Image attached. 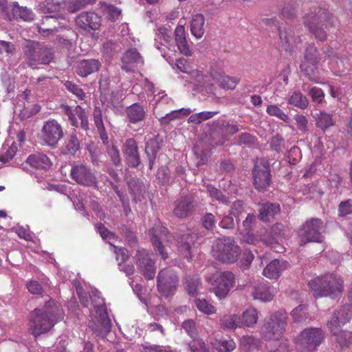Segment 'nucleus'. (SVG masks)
Listing matches in <instances>:
<instances>
[{"label":"nucleus","mask_w":352,"mask_h":352,"mask_svg":"<svg viewBox=\"0 0 352 352\" xmlns=\"http://www.w3.org/2000/svg\"><path fill=\"white\" fill-rule=\"evenodd\" d=\"M290 314L295 323H302L310 319L309 314L307 311V307L305 305H300L294 308Z\"/></svg>","instance_id":"79ce46f5"},{"label":"nucleus","mask_w":352,"mask_h":352,"mask_svg":"<svg viewBox=\"0 0 352 352\" xmlns=\"http://www.w3.org/2000/svg\"><path fill=\"white\" fill-rule=\"evenodd\" d=\"M160 148V142L157 138H150L146 142L145 153L148 160V168L150 170L153 168L157 154Z\"/></svg>","instance_id":"cd10ccee"},{"label":"nucleus","mask_w":352,"mask_h":352,"mask_svg":"<svg viewBox=\"0 0 352 352\" xmlns=\"http://www.w3.org/2000/svg\"><path fill=\"white\" fill-rule=\"evenodd\" d=\"M216 223L215 217L212 213H206L201 218V225L208 230H212L215 227Z\"/></svg>","instance_id":"338daca9"},{"label":"nucleus","mask_w":352,"mask_h":352,"mask_svg":"<svg viewBox=\"0 0 352 352\" xmlns=\"http://www.w3.org/2000/svg\"><path fill=\"white\" fill-rule=\"evenodd\" d=\"M11 11L13 19H21L26 21L34 19V14L33 12L27 7L20 6L17 2L12 3ZM9 18L10 20L12 19V17L10 16Z\"/></svg>","instance_id":"72a5a7b5"},{"label":"nucleus","mask_w":352,"mask_h":352,"mask_svg":"<svg viewBox=\"0 0 352 352\" xmlns=\"http://www.w3.org/2000/svg\"><path fill=\"white\" fill-rule=\"evenodd\" d=\"M352 318V305L346 304L341 306L336 310L327 326L330 332L337 337V340L340 345H345L349 342L352 343V332L349 333L342 330V327L349 322Z\"/></svg>","instance_id":"20e7f679"},{"label":"nucleus","mask_w":352,"mask_h":352,"mask_svg":"<svg viewBox=\"0 0 352 352\" xmlns=\"http://www.w3.org/2000/svg\"><path fill=\"white\" fill-rule=\"evenodd\" d=\"M197 238V235L190 230H187L177 236L178 249L186 257L188 261L192 259L191 249Z\"/></svg>","instance_id":"4be33fe9"},{"label":"nucleus","mask_w":352,"mask_h":352,"mask_svg":"<svg viewBox=\"0 0 352 352\" xmlns=\"http://www.w3.org/2000/svg\"><path fill=\"white\" fill-rule=\"evenodd\" d=\"M241 317L236 314H226L219 320V325L223 330H234L241 327Z\"/></svg>","instance_id":"c9c22d12"},{"label":"nucleus","mask_w":352,"mask_h":352,"mask_svg":"<svg viewBox=\"0 0 352 352\" xmlns=\"http://www.w3.org/2000/svg\"><path fill=\"white\" fill-rule=\"evenodd\" d=\"M182 327L190 338L192 339L196 338L197 335V330L195 322L193 320L188 319L184 320L182 324Z\"/></svg>","instance_id":"052dcab7"},{"label":"nucleus","mask_w":352,"mask_h":352,"mask_svg":"<svg viewBox=\"0 0 352 352\" xmlns=\"http://www.w3.org/2000/svg\"><path fill=\"white\" fill-rule=\"evenodd\" d=\"M324 340V332L320 328L309 327L303 329L296 337V346L306 352H314Z\"/></svg>","instance_id":"1a4fd4ad"},{"label":"nucleus","mask_w":352,"mask_h":352,"mask_svg":"<svg viewBox=\"0 0 352 352\" xmlns=\"http://www.w3.org/2000/svg\"><path fill=\"white\" fill-rule=\"evenodd\" d=\"M123 153L127 165L138 168L141 164L138 144L133 138H128L123 144Z\"/></svg>","instance_id":"412c9836"},{"label":"nucleus","mask_w":352,"mask_h":352,"mask_svg":"<svg viewBox=\"0 0 352 352\" xmlns=\"http://www.w3.org/2000/svg\"><path fill=\"white\" fill-rule=\"evenodd\" d=\"M280 212V206L277 204L267 203L261 205L258 210V219L264 222L269 221Z\"/></svg>","instance_id":"2f4dec72"},{"label":"nucleus","mask_w":352,"mask_h":352,"mask_svg":"<svg viewBox=\"0 0 352 352\" xmlns=\"http://www.w3.org/2000/svg\"><path fill=\"white\" fill-rule=\"evenodd\" d=\"M126 118L130 123L137 124L146 117V111L140 103H134L126 109Z\"/></svg>","instance_id":"c756f323"},{"label":"nucleus","mask_w":352,"mask_h":352,"mask_svg":"<svg viewBox=\"0 0 352 352\" xmlns=\"http://www.w3.org/2000/svg\"><path fill=\"white\" fill-rule=\"evenodd\" d=\"M70 175L78 184L85 186H96L98 181L91 170L87 166L79 164L72 166Z\"/></svg>","instance_id":"a211bd4d"},{"label":"nucleus","mask_w":352,"mask_h":352,"mask_svg":"<svg viewBox=\"0 0 352 352\" xmlns=\"http://www.w3.org/2000/svg\"><path fill=\"white\" fill-rule=\"evenodd\" d=\"M64 86L67 91L75 95L78 99L84 100L85 98V93L84 91L79 87L78 85L73 82L72 81L67 80L64 83Z\"/></svg>","instance_id":"6e6d98bb"},{"label":"nucleus","mask_w":352,"mask_h":352,"mask_svg":"<svg viewBox=\"0 0 352 352\" xmlns=\"http://www.w3.org/2000/svg\"><path fill=\"white\" fill-rule=\"evenodd\" d=\"M212 78L223 89H233L239 82V78L236 77H230L220 73H212Z\"/></svg>","instance_id":"473e14b6"},{"label":"nucleus","mask_w":352,"mask_h":352,"mask_svg":"<svg viewBox=\"0 0 352 352\" xmlns=\"http://www.w3.org/2000/svg\"><path fill=\"white\" fill-rule=\"evenodd\" d=\"M195 303L197 309L205 314L210 315L216 311L215 307L205 299L197 298L195 300Z\"/></svg>","instance_id":"864d4df0"},{"label":"nucleus","mask_w":352,"mask_h":352,"mask_svg":"<svg viewBox=\"0 0 352 352\" xmlns=\"http://www.w3.org/2000/svg\"><path fill=\"white\" fill-rule=\"evenodd\" d=\"M214 346L219 352H231L236 348V344L232 339H221L217 340Z\"/></svg>","instance_id":"09e8293b"},{"label":"nucleus","mask_w":352,"mask_h":352,"mask_svg":"<svg viewBox=\"0 0 352 352\" xmlns=\"http://www.w3.org/2000/svg\"><path fill=\"white\" fill-rule=\"evenodd\" d=\"M107 153L113 165L116 166H121L120 151L116 146L113 144L109 146L107 149Z\"/></svg>","instance_id":"4d7b16f0"},{"label":"nucleus","mask_w":352,"mask_h":352,"mask_svg":"<svg viewBox=\"0 0 352 352\" xmlns=\"http://www.w3.org/2000/svg\"><path fill=\"white\" fill-rule=\"evenodd\" d=\"M201 285V279L198 277H186L185 289L191 296H196L198 294L199 288Z\"/></svg>","instance_id":"de8ad7c7"},{"label":"nucleus","mask_w":352,"mask_h":352,"mask_svg":"<svg viewBox=\"0 0 352 352\" xmlns=\"http://www.w3.org/2000/svg\"><path fill=\"white\" fill-rule=\"evenodd\" d=\"M245 212L244 203L241 200L235 201L230 209V213L236 219V221L239 220V215Z\"/></svg>","instance_id":"774afa93"},{"label":"nucleus","mask_w":352,"mask_h":352,"mask_svg":"<svg viewBox=\"0 0 352 352\" xmlns=\"http://www.w3.org/2000/svg\"><path fill=\"white\" fill-rule=\"evenodd\" d=\"M296 5L292 1L285 3L280 11L283 17L286 19L293 18L296 14Z\"/></svg>","instance_id":"bf43d9fd"},{"label":"nucleus","mask_w":352,"mask_h":352,"mask_svg":"<svg viewBox=\"0 0 352 352\" xmlns=\"http://www.w3.org/2000/svg\"><path fill=\"white\" fill-rule=\"evenodd\" d=\"M322 59V54L317 47L313 45H309L305 51L303 62L319 64Z\"/></svg>","instance_id":"c03bdc74"},{"label":"nucleus","mask_w":352,"mask_h":352,"mask_svg":"<svg viewBox=\"0 0 352 352\" xmlns=\"http://www.w3.org/2000/svg\"><path fill=\"white\" fill-rule=\"evenodd\" d=\"M170 170L166 166H162L158 168L157 172V179L162 184H166L170 182Z\"/></svg>","instance_id":"0e129e2a"},{"label":"nucleus","mask_w":352,"mask_h":352,"mask_svg":"<svg viewBox=\"0 0 352 352\" xmlns=\"http://www.w3.org/2000/svg\"><path fill=\"white\" fill-rule=\"evenodd\" d=\"M195 206V204L190 197H182L175 202L174 214L181 219L186 218L192 213Z\"/></svg>","instance_id":"393cba45"},{"label":"nucleus","mask_w":352,"mask_h":352,"mask_svg":"<svg viewBox=\"0 0 352 352\" xmlns=\"http://www.w3.org/2000/svg\"><path fill=\"white\" fill-rule=\"evenodd\" d=\"M148 234L155 252H158L163 260L168 258V253L163 245L164 242H168L171 236L168 229L161 225H156L155 228L149 230Z\"/></svg>","instance_id":"dca6fc26"},{"label":"nucleus","mask_w":352,"mask_h":352,"mask_svg":"<svg viewBox=\"0 0 352 352\" xmlns=\"http://www.w3.org/2000/svg\"><path fill=\"white\" fill-rule=\"evenodd\" d=\"M265 21L267 25L274 26L278 31L280 39L285 50H290L296 43V40H298V43L301 42L300 38L295 37L294 30L289 25L287 24L280 25L278 21L273 19H266Z\"/></svg>","instance_id":"6ab92c4d"},{"label":"nucleus","mask_w":352,"mask_h":352,"mask_svg":"<svg viewBox=\"0 0 352 352\" xmlns=\"http://www.w3.org/2000/svg\"><path fill=\"white\" fill-rule=\"evenodd\" d=\"M64 4V0H46L39 5V8L43 13L50 14L59 12Z\"/></svg>","instance_id":"ea45409f"},{"label":"nucleus","mask_w":352,"mask_h":352,"mask_svg":"<svg viewBox=\"0 0 352 352\" xmlns=\"http://www.w3.org/2000/svg\"><path fill=\"white\" fill-rule=\"evenodd\" d=\"M276 293V289L274 287L265 284H259L254 287L252 294L254 299L267 302L272 300Z\"/></svg>","instance_id":"bb28decb"},{"label":"nucleus","mask_w":352,"mask_h":352,"mask_svg":"<svg viewBox=\"0 0 352 352\" xmlns=\"http://www.w3.org/2000/svg\"><path fill=\"white\" fill-rule=\"evenodd\" d=\"M122 69L129 72L131 70V67L129 65L131 64H142L143 59L140 56V53L135 49H131L128 50L122 58Z\"/></svg>","instance_id":"f704fd0d"},{"label":"nucleus","mask_w":352,"mask_h":352,"mask_svg":"<svg viewBox=\"0 0 352 352\" xmlns=\"http://www.w3.org/2000/svg\"><path fill=\"white\" fill-rule=\"evenodd\" d=\"M287 318V312L283 309L265 318L260 330L262 338L267 340H278L285 331Z\"/></svg>","instance_id":"423d86ee"},{"label":"nucleus","mask_w":352,"mask_h":352,"mask_svg":"<svg viewBox=\"0 0 352 352\" xmlns=\"http://www.w3.org/2000/svg\"><path fill=\"white\" fill-rule=\"evenodd\" d=\"M63 315L61 305L50 299L43 307L36 308L30 313L29 332L34 337L45 333L63 318Z\"/></svg>","instance_id":"f257e3e1"},{"label":"nucleus","mask_w":352,"mask_h":352,"mask_svg":"<svg viewBox=\"0 0 352 352\" xmlns=\"http://www.w3.org/2000/svg\"><path fill=\"white\" fill-rule=\"evenodd\" d=\"M308 285L315 298H336L343 291L344 280L333 273H328L311 280Z\"/></svg>","instance_id":"7ed1b4c3"},{"label":"nucleus","mask_w":352,"mask_h":352,"mask_svg":"<svg viewBox=\"0 0 352 352\" xmlns=\"http://www.w3.org/2000/svg\"><path fill=\"white\" fill-rule=\"evenodd\" d=\"M175 67L180 72L190 75V82L196 86H205V80L204 74L198 70L192 69L190 65L188 64L187 60L185 58H179L176 60Z\"/></svg>","instance_id":"5701e85b"},{"label":"nucleus","mask_w":352,"mask_h":352,"mask_svg":"<svg viewBox=\"0 0 352 352\" xmlns=\"http://www.w3.org/2000/svg\"><path fill=\"white\" fill-rule=\"evenodd\" d=\"M75 112L76 116L80 120V127L85 131L89 129V122L88 119V114L85 109H83L80 105H77L75 107Z\"/></svg>","instance_id":"603ef678"},{"label":"nucleus","mask_w":352,"mask_h":352,"mask_svg":"<svg viewBox=\"0 0 352 352\" xmlns=\"http://www.w3.org/2000/svg\"><path fill=\"white\" fill-rule=\"evenodd\" d=\"M270 146L272 150L280 153L285 148V140L279 134L272 137L270 141Z\"/></svg>","instance_id":"e2e57ef3"},{"label":"nucleus","mask_w":352,"mask_h":352,"mask_svg":"<svg viewBox=\"0 0 352 352\" xmlns=\"http://www.w3.org/2000/svg\"><path fill=\"white\" fill-rule=\"evenodd\" d=\"M206 188L207 191L210 195V197H212V199L223 204H228V203H230L229 198L226 197L225 195H223L220 190L216 188L212 185H208Z\"/></svg>","instance_id":"8fccbe9b"},{"label":"nucleus","mask_w":352,"mask_h":352,"mask_svg":"<svg viewBox=\"0 0 352 352\" xmlns=\"http://www.w3.org/2000/svg\"><path fill=\"white\" fill-rule=\"evenodd\" d=\"M212 252L215 259L219 261L233 263L238 260L241 250L233 238L223 237L215 241Z\"/></svg>","instance_id":"0eeeda50"},{"label":"nucleus","mask_w":352,"mask_h":352,"mask_svg":"<svg viewBox=\"0 0 352 352\" xmlns=\"http://www.w3.org/2000/svg\"><path fill=\"white\" fill-rule=\"evenodd\" d=\"M152 254L147 250L138 249L135 255V263L140 273L148 280L154 278L156 272L155 261L151 258Z\"/></svg>","instance_id":"2eb2a0df"},{"label":"nucleus","mask_w":352,"mask_h":352,"mask_svg":"<svg viewBox=\"0 0 352 352\" xmlns=\"http://www.w3.org/2000/svg\"><path fill=\"white\" fill-rule=\"evenodd\" d=\"M80 148V142L76 134L72 133L65 140L61 152L65 155H74Z\"/></svg>","instance_id":"e433bc0d"},{"label":"nucleus","mask_w":352,"mask_h":352,"mask_svg":"<svg viewBox=\"0 0 352 352\" xmlns=\"http://www.w3.org/2000/svg\"><path fill=\"white\" fill-rule=\"evenodd\" d=\"M204 23L205 18L201 14H197L191 20L190 32L197 38H201L204 34Z\"/></svg>","instance_id":"4c0bfd02"},{"label":"nucleus","mask_w":352,"mask_h":352,"mask_svg":"<svg viewBox=\"0 0 352 352\" xmlns=\"http://www.w3.org/2000/svg\"><path fill=\"white\" fill-rule=\"evenodd\" d=\"M184 111L185 115H188L190 113V110L189 109H180V110H175L168 113H166L165 116L162 117L160 119L161 124H168L171 120H175L179 117L182 111Z\"/></svg>","instance_id":"13d9d810"},{"label":"nucleus","mask_w":352,"mask_h":352,"mask_svg":"<svg viewBox=\"0 0 352 352\" xmlns=\"http://www.w3.org/2000/svg\"><path fill=\"white\" fill-rule=\"evenodd\" d=\"M190 352H209L202 339L195 338L188 344Z\"/></svg>","instance_id":"3c124183"},{"label":"nucleus","mask_w":352,"mask_h":352,"mask_svg":"<svg viewBox=\"0 0 352 352\" xmlns=\"http://www.w3.org/2000/svg\"><path fill=\"white\" fill-rule=\"evenodd\" d=\"M266 112L270 116L276 117L287 124L291 122V118L289 116L285 113L284 111L276 104H269L267 107Z\"/></svg>","instance_id":"49530a36"},{"label":"nucleus","mask_w":352,"mask_h":352,"mask_svg":"<svg viewBox=\"0 0 352 352\" xmlns=\"http://www.w3.org/2000/svg\"><path fill=\"white\" fill-rule=\"evenodd\" d=\"M76 25L82 30L89 32L98 30L101 25L100 17L94 12H84L76 18Z\"/></svg>","instance_id":"aec40b11"},{"label":"nucleus","mask_w":352,"mask_h":352,"mask_svg":"<svg viewBox=\"0 0 352 352\" xmlns=\"http://www.w3.org/2000/svg\"><path fill=\"white\" fill-rule=\"evenodd\" d=\"M60 109L62 113L68 117L69 124L72 126L78 127V121L76 117V113L75 109H72V107L67 104H62Z\"/></svg>","instance_id":"5fc2aeb1"},{"label":"nucleus","mask_w":352,"mask_h":352,"mask_svg":"<svg viewBox=\"0 0 352 352\" xmlns=\"http://www.w3.org/2000/svg\"><path fill=\"white\" fill-rule=\"evenodd\" d=\"M179 278L170 269L162 270L157 277V287L160 294L167 298L174 295L178 286Z\"/></svg>","instance_id":"ddd939ff"},{"label":"nucleus","mask_w":352,"mask_h":352,"mask_svg":"<svg viewBox=\"0 0 352 352\" xmlns=\"http://www.w3.org/2000/svg\"><path fill=\"white\" fill-rule=\"evenodd\" d=\"M25 162L36 169L46 170L52 164L50 159L45 154L41 153L30 155Z\"/></svg>","instance_id":"c85d7f7f"},{"label":"nucleus","mask_w":352,"mask_h":352,"mask_svg":"<svg viewBox=\"0 0 352 352\" xmlns=\"http://www.w3.org/2000/svg\"><path fill=\"white\" fill-rule=\"evenodd\" d=\"M318 63L302 62L300 65L301 72L310 80L315 82H319L318 77Z\"/></svg>","instance_id":"58836bf2"},{"label":"nucleus","mask_w":352,"mask_h":352,"mask_svg":"<svg viewBox=\"0 0 352 352\" xmlns=\"http://www.w3.org/2000/svg\"><path fill=\"white\" fill-rule=\"evenodd\" d=\"M335 123L333 115L324 111L320 112L316 119V126L323 131L333 126Z\"/></svg>","instance_id":"37998d69"},{"label":"nucleus","mask_w":352,"mask_h":352,"mask_svg":"<svg viewBox=\"0 0 352 352\" xmlns=\"http://www.w3.org/2000/svg\"><path fill=\"white\" fill-rule=\"evenodd\" d=\"M90 298L100 324V327L96 324L92 325V331L98 336L104 337L111 331V322L104 307V300L97 294V292H92Z\"/></svg>","instance_id":"9d476101"},{"label":"nucleus","mask_w":352,"mask_h":352,"mask_svg":"<svg viewBox=\"0 0 352 352\" xmlns=\"http://www.w3.org/2000/svg\"><path fill=\"white\" fill-rule=\"evenodd\" d=\"M288 103L301 109H306L309 104V101L300 91H294L288 99Z\"/></svg>","instance_id":"a18cd8bd"},{"label":"nucleus","mask_w":352,"mask_h":352,"mask_svg":"<svg viewBox=\"0 0 352 352\" xmlns=\"http://www.w3.org/2000/svg\"><path fill=\"white\" fill-rule=\"evenodd\" d=\"M101 66L100 62L96 59H83L78 61L76 66V72L81 77H86L96 72Z\"/></svg>","instance_id":"a878e982"},{"label":"nucleus","mask_w":352,"mask_h":352,"mask_svg":"<svg viewBox=\"0 0 352 352\" xmlns=\"http://www.w3.org/2000/svg\"><path fill=\"white\" fill-rule=\"evenodd\" d=\"M63 136V127L57 120L51 119L44 122L41 129V139L45 144L54 148Z\"/></svg>","instance_id":"4468645a"},{"label":"nucleus","mask_w":352,"mask_h":352,"mask_svg":"<svg viewBox=\"0 0 352 352\" xmlns=\"http://www.w3.org/2000/svg\"><path fill=\"white\" fill-rule=\"evenodd\" d=\"M23 53L26 63L31 67L37 65H49L54 59L52 48L35 41H26Z\"/></svg>","instance_id":"39448f33"},{"label":"nucleus","mask_w":352,"mask_h":352,"mask_svg":"<svg viewBox=\"0 0 352 352\" xmlns=\"http://www.w3.org/2000/svg\"><path fill=\"white\" fill-rule=\"evenodd\" d=\"M253 184L260 192L267 191L272 183L271 169L269 162L264 160H258L252 170Z\"/></svg>","instance_id":"f8f14e48"},{"label":"nucleus","mask_w":352,"mask_h":352,"mask_svg":"<svg viewBox=\"0 0 352 352\" xmlns=\"http://www.w3.org/2000/svg\"><path fill=\"white\" fill-rule=\"evenodd\" d=\"M129 192L133 197L135 202L141 201L144 199L146 187L144 183L138 179H131L128 182Z\"/></svg>","instance_id":"7c9ffc66"},{"label":"nucleus","mask_w":352,"mask_h":352,"mask_svg":"<svg viewBox=\"0 0 352 352\" xmlns=\"http://www.w3.org/2000/svg\"><path fill=\"white\" fill-rule=\"evenodd\" d=\"M219 129L221 133V136L217 140L215 139V137L213 136L210 148L204 141H198L195 144L193 147V152L197 158V166L204 165L207 162L210 150L216 146L223 145L228 140L229 136L236 133L240 130L244 129L245 127L241 125L230 123L226 120H222L219 123Z\"/></svg>","instance_id":"f03ea898"},{"label":"nucleus","mask_w":352,"mask_h":352,"mask_svg":"<svg viewBox=\"0 0 352 352\" xmlns=\"http://www.w3.org/2000/svg\"><path fill=\"white\" fill-rule=\"evenodd\" d=\"M289 265L286 261L274 259L263 269V274L269 279H277L282 272L289 267Z\"/></svg>","instance_id":"b1692460"},{"label":"nucleus","mask_w":352,"mask_h":352,"mask_svg":"<svg viewBox=\"0 0 352 352\" xmlns=\"http://www.w3.org/2000/svg\"><path fill=\"white\" fill-rule=\"evenodd\" d=\"M120 229L122 234L127 240L129 245L133 248H138V240L134 233L124 225L122 226Z\"/></svg>","instance_id":"680f3d73"},{"label":"nucleus","mask_w":352,"mask_h":352,"mask_svg":"<svg viewBox=\"0 0 352 352\" xmlns=\"http://www.w3.org/2000/svg\"><path fill=\"white\" fill-rule=\"evenodd\" d=\"M214 292L220 299L225 298L234 285V275L229 271L217 273L213 276Z\"/></svg>","instance_id":"f3484780"},{"label":"nucleus","mask_w":352,"mask_h":352,"mask_svg":"<svg viewBox=\"0 0 352 352\" xmlns=\"http://www.w3.org/2000/svg\"><path fill=\"white\" fill-rule=\"evenodd\" d=\"M241 327H252L258 321V313L254 307H250L244 311L241 318Z\"/></svg>","instance_id":"a19ab883"},{"label":"nucleus","mask_w":352,"mask_h":352,"mask_svg":"<svg viewBox=\"0 0 352 352\" xmlns=\"http://www.w3.org/2000/svg\"><path fill=\"white\" fill-rule=\"evenodd\" d=\"M308 94L314 102L321 104L324 101V93L320 88L314 87L310 89Z\"/></svg>","instance_id":"69168bd1"},{"label":"nucleus","mask_w":352,"mask_h":352,"mask_svg":"<svg viewBox=\"0 0 352 352\" xmlns=\"http://www.w3.org/2000/svg\"><path fill=\"white\" fill-rule=\"evenodd\" d=\"M334 20L331 14L326 11L319 10L318 13L311 12L304 17L305 25L309 32L314 35L316 39L323 41L327 38V34L322 28L325 25L326 28L333 25Z\"/></svg>","instance_id":"6e6552de"},{"label":"nucleus","mask_w":352,"mask_h":352,"mask_svg":"<svg viewBox=\"0 0 352 352\" xmlns=\"http://www.w3.org/2000/svg\"><path fill=\"white\" fill-rule=\"evenodd\" d=\"M323 230L324 223L321 219L313 218L307 221L298 230L300 245L309 242L321 243L324 239Z\"/></svg>","instance_id":"9b49d317"}]
</instances>
